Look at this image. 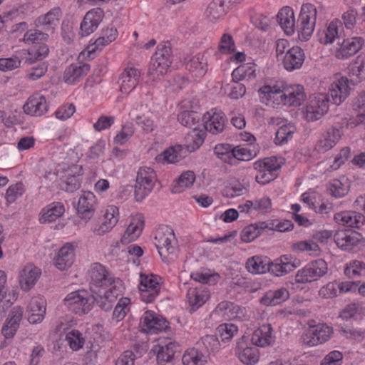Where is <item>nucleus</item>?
Masks as SVG:
<instances>
[{"mask_svg":"<svg viewBox=\"0 0 365 365\" xmlns=\"http://www.w3.org/2000/svg\"><path fill=\"white\" fill-rule=\"evenodd\" d=\"M205 135L206 133L203 130L194 127L185 138L187 150L194 152L197 150L202 145Z\"/></svg>","mask_w":365,"mask_h":365,"instance_id":"40","label":"nucleus"},{"mask_svg":"<svg viewBox=\"0 0 365 365\" xmlns=\"http://www.w3.org/2000/svg\"><path fill=\"white\" fill-rule=\"evenodd\" d=\"M140 71L135 68H126L121 76L122 83L120 91L124 93H130L138 83Z\"/></svg>","mask_w":365,"mask_h":365,"instance_id":"32","label":"nucleus"},{"mask_svg":"<svg viewBox=\"0 0 365 365\" xmlns=\"http://www.w3.org/2000/svg\"><path fill=\"white\" fill-rule=\"evenodd\" d=\"M237 330V327L233 324H222L217 328L220 336L223 341L231 339Z\"/></svg>","mask_w":365,"mask_h":365,"instance_id":"60","label":"nucleus"},{"mask_svg":"<svg viewBox=\"0 0 365 365\" xmlns=\"http://www.w3.org/2000/svg\"><path fill=\"white\" fill-rule=\"evenodd\" d=\"M61 11L59 8H54L43 16H39L36 21L37 26L41 27L44 31L53 34L58 26Z\"/></svg>","mask_w":365,"mask_h":365,"instance_id":"27","label":"nucleus"},{"mask_svg":"<svg viewBox=\"0 0 365 365\" xmlns=\"http://www.w3.org/2000/svg\"><path fill=\"white\" fill-rule=\"evenodd\" d=\"M252 344L257 346H265L274 342L271 324H263L256 329L251 338Z\"/></svg>","mask_w":365,"mask_h":365,"instance_id":"31","label":"nucleus"},{"mask_svg":"<svg viewBox=\"0 0 365 365\" xmlns=\"http://www.w3.org/2000/svg\"><path fill=\"white\" fill-rule=\"evenodd\" d=\"M342 29V21L338 19L331 21L326 31H324L319 37V41L322 43L327 44L332 43L335 39L337 42L341 41L340 35Z\"/></svg>","mask_w":365,"mask_h":365,"instance_id":"39","label":"nucleus"},{"mask_svg":"<svg viewBox=\"0 0 365 365\" xmlns=\"http://www.w3.org/2000/svg\"><path fill=\"white\" fill-rule=\"evenodd\" d=\"M89 71V64L84 63L78 66L72 64L64 72L65 81L68 84H74L86 76Z\"/></svg>","mask_w":365,"mask_h":365,"instance_id":"37","label":"nucleus"},{"mask_svg":"<svg viewBox=\"0 0 365 365\" xmlns=\"http://www.w3.org/2000/svg\"><path fill=\"white\" fill-rule=\"evenodd\" d=\"M259 92L263 95L262 99L264 101H269L274 94L281 95V101L285 105L299 106L305 100V94L303 86L300 85L287 86L284 82H278L274 86H264Z\"/></svg>","mask_w":365,"mask_h":365,"instance_id":"1","label":"nucleus"},{"mask_svg":"<svg viewBox=\"0 0 365 365\" xmlns=\"http://www.w3.org/2000/svg\"><path fill=\"white\" fill-rule=\"evenodd\" d=\"M144 225L143 217L138 215L133 218L121 237V242L128 244L135 241L141 234Z\"/></svg>","mask_w":365,"mask_h":365,"instance_id":"30","label":"nucleus"},{"mask_svg":"<svg viewBox=\"0 0 365 365\" xmlns=\"http://www.w3.org/2000/svg\"><path fill=\"white\" fill-rule=\"evenodd\" d=\"M46 301L41 297L33 298L28 306V321L32 324L41 323L46 314Z\"/></svg>","mask_w":365,"mask_h":365,"instance_id":"24","label":"nucleus"},{"mask_svg":"<svg viewBox=\"0 0 365 365\" xmlns=\"http://www.w3.org/2000/svg\"><path fill=\"white\" fill-rule=\"evenodd\" d=\"M341 136L340 129L331 127L327 129L323 134L322 138L318 143L319 150L321 151H327L332 148L339 140Z\"/></svg>","mask_w":365,"mask_h":365,"instance_id":"36","label":"nucleus"},{"mask_svg":"<svg viewBox=\"0 0 365 365\" xmlns=\"http://www.w3.org/2000/svg\"><path fill=\"white\" fill-rule=\"evenodd\" d=\"M200 119V115L197 112L192 110H184L178 115V120L183 126L193 129L194 127L198 128V123Z\"/></svg>","mask_w":365,"mask_h":365,"instance_id":"51","label":"nucleus"},{"mask_svg":"<svg viewBox=\"0 0 365 365\" xmlns=\"http://www.w3.org/2000/svg\"><path fill=\"white\" fill-rule=\"evenodd\" d=\"M364 40L361 37H353L342 39L337 42L339 46L335 51V56L338 59L348 58L361 49Z\"/></svg>","mask_w":365,"mask_h":365,"instance_id":"12","label":"nucleus"},{"mask_svg":"<svg viewBox=\"0 0 365 365\" xmlns=\"http://www.w3.org/2000/svg\"><path fill=\"white\" fill-rule=\"evenodd\" d=\"M185 64L186 69L193 73L197 77L204 76L207 71V62L204 61L203 56L200 54L186 58Z\"/></svg>","mask_w":365,"mask_h":365,"instance_id":"41","label":"nucleus"},{"mask_svg":"<svg viewBox=\"0 0 365 365\" xmlns=\"http://www.w3.org/2000/svg\"><path fill=\"white\" fill-rule=\"evenodd\" d=\"M160 277L157 275L140 274L139 291L142 301L151 303L158 296L160 289Z\"/></svg>","mask_w":365,"mask_h":365,"instance_id":"9","label":"nucleus"},{"mask_svg":"<svg viewBox=\"0 0 365 365\" xmlns=\"http://www.w3.org/2000/svg\"><path fill=\"white\" fill-rule=\"evenodd\" d=\"M22 316L23 309L20 307H14L11 309L1 330L6 339H11L14 336L19 327Z\"/></svg>","mask_w":365,"mask_h":365,"instance_id":"22","label":"nucleus"},{"mask_svg":"<svg viewBox=\"0 0 365 365\" xmlns=\"http://www.w3.org/2000/svg\"><path fill=\"white\" fill-rule=\"evenodd\" d=\"M351 90L349 81L346 77H341L336 81L331 83L328 98H331L333 103L336 105L341 104L349 96Z\"/></svg>","mask_w":365,"mask_h":365,"instance_id":"16","label":"nucleus"},{"mask_svg":"<svg viewBox=\"0 0 365 365\" xmlns=\"http://www.w3.org/2000/svg\"><path fill=\"white\" fill-rule=\"evenodd\" d=\"M204 128L212 134L222 133L225 127L226 118L222 113H205L202 118Z\"/></svg>","mask_w":365,"mask_h":365,"instance_id":"25","label":"nucleus"},{"mask_svg":"<svg viewBox=\"0 0 365 365\" xmlns=\"http://www.w3.org/2000/svg\"><path fill=\"white\" fill-rule=\"evenodd\" d=\"M91 278L90 289L92 293H97L98 289H106L115 285L117 279H114L99 263L92 264L89 271Z\"/></svg>","mask_w":365,"mask_h":365,"instance_id":"5","label":"nucleus"},{"mask_svg":"<svg viewBox=\"0 0 365 365\" xmlns=\"http://www.w3.org/2000/svg\"><path fill=\"white\" fill-rule=\"evenodd\" d=\"M269 261L262 257L254 256L247 259L246 268L252 274H263L268 271Z\"/></svg>","mask_w":365,"mask_h":365,"instance_id":"48","label":"nucleus"},{"mask_svg":"<svg viewBox=\"0 0 365 365\" xmlns=\"http://www.w3.org/2000/svg\"><path fill=\"white\" fill-rule=\"evenodd\" d=\"M233 148L230 144H219L215 147L214 153L224 163L235 165V162H233Z\"/></svg>","mask_w":365,"mask_h":365,"instance_id":"49","label":"nucleus"},{"mask_svg":"<svg viewBox=\"0 0 365 365\" xmlns=\"http://www.w3.org/2000/svg\"><path fill=\"white\" fill-rule=\"evenodd\" d=\"M292 249L299 252H314L319 251V245L313 241H299L292 245Z\"/></svg>","mask_w":365,"mask_h":365,"instance_id":"63","label":"nucleus"},{"mask_svg":"<svg viewBox=\"0 0 365 365\" xmlns=\"http://www.w3.org/2000/svg\"><path fill=\"white\" fill-rule=\"evenodd\" d=\"M296 128L294 125H283L279 128L276 133L274 142L277 145H284L293 138Z\"/></svg>","mask_w":365,"mask_h":365,"instance_id":"53","label":"nucleus"},{"mask_svg":"<svg viewBox=\"0 0 365 365\" xmlns=\"http://www.w3.org/2000/svg\"><path fill=\"white\" fill-rule=\"evenodd\" d=\"M334 220L339 225L352 227H359L365 221L362 214L352 211L337 213L334 215Z\"/></svg>","mask_w":365,"mask_h":365,"instance_id":"33","label":"nucleus"},{"mask_svg":"<svg viewBox=\"0 0 365 365\" xmlns=\"http://www.w3.org/2000/svg\"><path fill=\"white\" fill-rule=\"evenodd\" d=\"M49 53V47L46 43L39 45H34L27 51V56L25 57V63L32 64L36 61H42Z\"/></svg>","mask_w":365,"mask_h":365,"instance_id":"43","label":"nucleus"},{"mask_svg":"<svg viewBox=\"0 0 365 365\" xmlns=\"http://www.w3.org/2000/svg\"><path fill=\"white\" fill-rule=\"evenodd\" d=\"M343 354L339 351H331L322 360L321 365H341Z\"/></svg>","mask_w":365,"mask_h":365,"instance_id":"64","label":"nucleus"},{"mask_svg":"<svg viewBox=\"0 0 365 365\" xmlns=\"http://www.w3.org/2000/svg\"><path fill=\"white\" fill-rule=\"evenodd\" d=\"M48 38L47 33L38 29H30L24 34L23 41L28 44L39 45L46 41Z\"/></svg>","mask_w":365,"mask_h":365,"instance_id":"52","label":"nucleus"},{"mask_svg":"<svg viewBox=\"0 0 365 365\" xmlns=\"http://www.w3.org/2000/svg\"><path fill=\"white\" fill-rule=\"evenodd\" d=\"M156 247L162 257L166 258L175 252V237L172 230L167 229L165 232H158L155 236Z\"/></svg>","mask_w":365,"mask_h":365,"instance_id":"13","label":"nucleus"},{"mask_svg":"<svg viewBox=\"0 0 365 365\" xmlns=\"http://www.w3.org/2000/svg\"><path fill=\"white\" fill-rule=\"evenodd\" d=\"M144 331L150 334H157L168 328V322L152 312L147 311L140 319Z\"/></svg>","mask_w":365,"mask_h":365,"instance_id":"14","label":"nucleus"},{"mask_svg":"<svg viewBox=\"0 0 365 365\" xmlns=\"http://www.w3.org/2000/svg\"><path fill=\"white\" fill-rule=\"evenodd\" d=\"M169 50L170 48H165V51H158L152 58L148 75L153 81L167 73L171 64Z\"/></svg>","mask_w":365,"mask_h":365,"instance_id":"10","label":"nucleus"},{"mask_svg":"<svg viewBox=\"0 0 365 365\" xmlns=\"http://www.w3.org/2000/svg\"><path fill=\"white\" fill-rule=\"evenodd\" d=\"M48 108L45 96L40 93H35L30 96L23 106L25 113L31 116H41Z\"/></svg>","mask_w":365,"mask_h":365,"instance_id":"15","label":"nucleus"},{"mask_svg":"<svg viewBox=\"0 0 365 365\" xmlns=\"http://www.w3.org/2000/svg\"><path fill=\"white\" fill-rule=\"evenodd\" d=\"M96 205L94 194L91 192H84L78 200L77 212L81 218L89 220L95 212Z\"/></svg>","mask_w":365,"mask_h":365,"instance_id":"18","label":"nucleus"},{"mask_svg":"<svg viewBox=\"0 0 365 365\" xmlns=\"http://www.w3.org/2000/svg\"><path fill=\"white\" fill-rule=\"evenodd\" d=\"M118 209L117 207L108 206L103 215V222L93 229V232L99 236L108 232L118 221Z\"/></svg>","mask_w":365,"mask_h":365,"instance_id":"20","label":"nucleus"},{"mask_svg":"<svg viewBox=\"0 0 365 365\" xmlns=\"http://www.w3.org/2000/svg\"><path fill=\"white\" fill-rule=\"evenodd\" d=\"M312 327L319 344L327 341L333 334V329L326 324H319Z\"/></svg>","mask_w":365,"mask_h":365,"instance_id":"58","label":"nucleus"},{"mask_svg":"<svg viewBox=\"0 0 365 365\" xmlns=\"http://www.w3.org/2000/svg\"><path fill=\"white\" fill-rule=\"evenodd\" d=\"M264 231L263 227H259L257 224H251L245 227L241 232V239L245 242H250Z\"/></svg>","mask_w":365,"mask_h":365,"instance_id":"55","label":"nucleus"},{"mask_svg":"<svg viewBox=\"0 0 365 365\" xmlns=\"http://www.w3.org/2000/svg\"><path fill=\"white\" fill-rule=\"evenodd\" d=\"M156 180V174L153 169L150 168H140L138 171L136 176V182L135 185V198L140 202L153 189Z\"/></svg>","mask_w":365,"mask_h":365,"instance_id":"3","label":"nucleus"},{"mask_svg":"<svg viewBox=\"0 0 365 365\" xmlns=\"http://www.w3.org/2000/svg\"><path fill=\"white\" fill-rule=\"evenodd\" d=\"M209 297V292L203 287L190 288L187 293V299L192 311H195L204 304Z\"/></svg>","mask_w":365,"mask_h":365,"instance_id":"35","label":"nucleus"},{"mask_svg":"<svg viewBox=\"0 0 365 365\" xmlns=\"http://www.w3.org/2000/svg\"><path fill=\"white\" fill-rule=\"evenodd\" d=\"M102 19L103 11L101 9L88 11L80 25V35L83 37L93 33Z\"/></svg>","mask_w":365,"mask_h":365,"instance_id":"17","label":"nucleus"},{"mask_svg":"<svg viewBox=\"0 0 365 365\" xmlns=\"http://www.w3.org/2000/svg\"><path fill=\"white\" fill-rule=\"evenodd\" d=\"M344 273L349 278H354L365 274V263L359 260H354L349 263L344 269Z\"/></svg>","mask_w":365,"mask_h":365,"instance_id":"57","label":"nucleus"},{"mask_svg":"<svg viewBox=\"0 0 365 365\" xmlns=\"http://www.w3.org/2000/svg\"><path fill=\"white\" fill-rule=\"evenodd\" d=\"M20 65L21 60L16 56L0 58V70L2 71H12L20 67Z\"/></svg>","mask_w":365,"mask_h":365,"instance_id":"62","label":"nucleus"},{"mask_svg":"<svg viewBox=\"0 0 365 365\" xmlns=\"http://www.w3.org/2000/svg\"><path fill=\"white\" fill-rule=\"evenodd\" d=\"M229 7L222 0H212L206 10V15L211 21H216L224 16Z\"/></svg>","mask_w":365,"mask_h":365,"instance_id":"46","label":"nucleus"},{"mask_svg":"<svg viewBox=\"0 0 365 365\" xmlns=\"http://www.w3.org/2000/svg\"><path fill=\"white\" fill-rule=\"evenodd\" d=\"M195 180V175L193 171L187 170L182 173L178 179L172 185L173 193H180L185 188L191 187Z\"/></svg>","mask_w":365,"mask_h":365,"instance_id":"47","label":"nucleus"},{"mask_svg":"<svg viewBox=\"0 0 365 365\" xmlns=\"http://www.w3.org/2000/svg\"><path fill=\"white\" fill-rule=\"evenodd\" d=\"M178 344L170 342L165 346H158L157 350V362L158 365H173L175 354Z\"/></svg>","mask_w":365,"mask_h":365,"instance_id":"38","label":"nucleus"},{"mask_svg":"<svg viewBox=\"0 0 365 365\" xmlns=\"http://www.w3.org/2000/svg\"><path fill=\"white\" fill-rule=\"evenodd\" d=\"M334 237L337 247L345 251L356 252L365 245L363 237L357 232L341 230Z\"/></svg>","mask_w":365,"mask_h":365,"instance_id":"8","label":"nucleus"},{"mask_svg":"<svg viewBox=\"0 0 365 365\" xmlns=\"http://www.w3.org/2000/svg\"><path fill=\"white\" fill-rule=\"evenodd\" d=\"M233 162L237 163V160L248 161L256 156V152L250 148L242 147L241 145L233 148Z\"/></svg>","mask_w":365,"mask_h":365,"instance_id":"54","label":"nucleus"},{"mask_svg":"<svg viewBox=\"0 0 365 365\" xmlns=\"http://www.w3.org/2000/svg\"><path fill=\"white\" fill-rule=\"evenodd\" d=\"M327 270V264L324 260H314L297 272L295 282L298 284H305L317 281L325 275Z\"/></svg>","mask_w":365,"mask_h":365,"instance_id":"6","label":"nucleus"},{"mask_svg":"<svg viewBox=\"0 0 365 365\" xmlns=\"http://www.w3.org/2000/svg\"><path fill=\"white\" fill-rule=\"evenodd\" d=\"M121 291L122 282L117 279L115 285L112 287L106 289H98L97 293H92V305L96 302L102 310L105 312L110 311L113 307V303L120 295Z\"/></svg>","mask_w":365,"mask_h":365,"instance_id":"7","label":"nucleus"},{"mask_svg":"<svg viewBox=\"0 0 365 365\" xmlns=\"http://www.w3.org/2000/svg\"><path fill=\"white\" fill-rule=\"evenodd\" d=\"M349 182L344 177L332 180L328 187L330 194L336 198L344 197L349 192Z\"/></svg>","mask_w":365,"mask_h":365,"instance_id":"45","label":"nucleus"},{"mask_svg":"<svg viewBox=\"0 0 365 365\" xmlns=\"http://www.w3.org/2000/svg\"><path fill=\"white\" fill-rule=\"evenodd\" d=\"M277 21L287 35H292L295 30V19L293 9L284 6L280 9L277 16Z\"/></svg>","mask_w":365,"mask_h":365,"instance_id":"28","label":"nucleus"},{"mask_svg":"<svg viewBox=\"0 0 365 365\" xmlns=\"http://www.w3.org/2000/svg\"><path fill=\"white\" fill-rule=\"evenodd\" d=\"M218 50L221 53L230 54L235 51V44L232 36L229 34H224L220 40Z\"/></svg>","mask_w":365,"mask_h":365,"instance_id":"56","label":"nucleus"},{"mask_svg":"<svg viewBox=\"0 0 365 365\" xmlns=\"http://www.w3.org/2000/svg\"><path fill=\"white\" fill-rule=\"evenodd\" d=\"M329 99L325 93H319L311 98L306 106L305 118L308 121L320 119L329 110Z\"/></svg>","mask_w":365,"mask_h":365,"instance_id":"11","label":"nucleus"},{"mask_svg":"<svg viewBox=\"0 0 365 365\" xmlns=\"http://www.w3.org/2000/svg\"><path fill=\"white\" fill-rule=\"evenodd\" d=\"M247 337L243 336L237 344L236 352L240 360L246 365H253L259 361V354L256 347H245Z\"/></svg>","mask_w":365,"mask_h":365,"instance_id":"21","label":"nucleus"},{"mask_svg":"<svg viewBox=\"0 0 365 365\" xmlns=\"http://www.w3.org/2000/svg\"><path fill=\"white\" fill-rule=\"evenodd\" d=\"M207 361V355L197 348L188 349L182 356L183 365H204Z\"/></svg>","mask_w":365,"mask_h":365,"instance_id":"44","label":"nucleus"},{"mask_svg":"<svg viewBox=\"0 0 365 365\" xmlns=\"http://www.w3.org/2000/svg\"><path fill=\"white\" fill-rule=\"evenodd\" d=\"M66 340L73 350H78L85 342L84 339L81 336V333L78 330H72L66 334Z\"/></svg>","mask_w":365,"mask_h":365,"instance_id":"59","label":"nucleus"},{"mask_svg":"<svg viewBox=\"0 0 365 365\" xmlns=\"http://www.w3.org/2000/svg\"><path fill=\"white\" fill-rule=\"evenodd\" d=\"M289 297V291L286 288L281 287L267 292L260 299V303L264 306H276L285 302Z\"/></svg>","mask_w":365,"mask_h":365,"instance_id":"34","label":"nucleus"},{"mask_svg":"<svg viewBox=\"0 0 365 365\" xmlns=\"http://www.w3.org/2000/svg\"><path fill=\"white\" fill-rule=\"evenodd\" d=\"M292 259L291 256L283 255L273 262L269 261L268 272L276 277H282L292 272L297 264Z\"/></svg>","mask_w":365,"mask_h":365,"instance_id":"19","label":"nucleus"},{"mask_svg":"<svg viewBox=\"0 0 365 365\" xmlns=\"http://www.w3.org/2000/svg\"><path fill=\"white\" fill-rule=\"evenodd\" d=\"M65 211L63 205L60 202L53 203L44 212L39 220L41 223L51 222L61 217Z\"/></svg>","mask_w":365,"mask_h":365,"instance_id":"50","label":"nucleus"},{"mask_svg":"<svg viewBox=\"0 0 365 365\" xmlns=\"http://www.w3.org/2000/svg\"><path fill=\"white\" fill-rule=\"evenodd\" d=\"M74 248L72 245L67 243L58 251L55 258V265L60 270L70 267L74 262Z\"/></svg>","mask_w":365,"mask_h":365,"instance_id":"29","label":"nucleus"},{"mask_svg":"<svg viewBox=\"0 0 365 365\" xmlns=\"http://www.w3.org/2000/svg\"><path fill=\"white\" fill-rule=\"evenodd\" d=\"M304 61V53L303 50L294 46L288 49L283 58V65L288 71H292L302 67Z\"/></svg>","mask_w":365,"mask_h":365,"instance_id":"23","label":"nucleus"},{"mask_svg":"<svg viewBox=\"0 0 365 365\" xmlns=\"http://www.w3.org/2000/svg\"><path fill=\"white\" fill-rule=\"evenodd\" d=\"M67 309L79 316L88 314L92 309L91 295L86 290H78L68 294L64 299Z\"/></svg>","mask_w":365,"mask_h":365,"instance_id":"4","label":"nucleus"},{"mask_svg":"<svg viewBox=\"0 0 365 365\" xmlns=\"http://www.w3.org/2000/svg\"><path fill=\"white\" fill-rule=\"evenodd\" d=\"M182 146L177 145L165 150L158 155L155 160L159 163H174L182 158Z\"/></svg>","mask_w":365,"mask_h":365,"instance_id":"42","label":"nucleus"},{"mask_svg":"<svg viewBox=\"0 0 365 365\" xmlns=\"http://www.w3.org/2000/svg\"><path fill=\"white\" fill-rule=\"evenodd\" d=\"M191 278L202 284H214L220 279V275L217 274H210L207 272H196L191 274Z\"/></svg>","mask_w":365,"mask_h":365,"instance_id":"61","label":"nucleus"},{"mask_svg":"<svg viewBox=\"0 0 365 365\" xmlns=\"http://www.w3.org/2000/svg\"><path fill=\"white\" fill-rule=\"evenodd\" d=\"M40 275V269L34 265L25 266L19 275L21 288L24 291H29L34 286Z\"/></svg>","mask_w":365,"mask_h":365,"instance_id":"26","label":"nucleus"},{"mask_svg":"<svg viewBox=\"0 0 365 365\" xmlns=\"http://www.w3.org/2000/svg\"><path fill=\"white\" fill-rule=\"evenodd\" d=\"M323 10V8H319V13L321 14ZM317 14L318 11L314 5H302L297 25L299 38L302 40H308L313 34Z\"/></svg>","mask_w":365,"mask_h":365,"instance_id":"2","label":"nucleus"}]
</instances>
